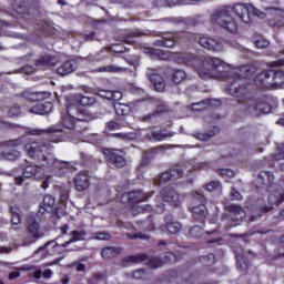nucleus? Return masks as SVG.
Masks as SVG:
<instances>
[{"label": "nucleus", "instance_id": "f257e3e1", "mask_svg": "<svg viewBox=\"0 0 284 284\" xmlns=\"http://www.w3.org/2000/svg\"><path fill=\"white\" fill-rule=\"evenodd\" d=\"M196 70L201 79H227L231 97L241 99L245 94V88L241 85V81L245 78L241 72H247L245 67H242L240 70L230 71V64L223 62V60L206 58Z\"/></svg>", "mask_w": 284, "mask_h": 284}, {"label": "nucleus", "instance_id": "f03ea898", "mask_svg": "<svg viewBox=\"0 0 284 284\" xmlns=\"http://www.w3.org/2000/svg\"><path fill=\"white\" fill-rule=\"evenodd\" d=\"M24 150L31 159L39 161L43 168H54V170H70L74 168L72 162L59 160L52 156L54 145L50 141L30 142L24 145Z\"/></svg>", "mask_w": 284, "mask_h": 284}, {"label": "nucleus", "instance_id": "7ed1b4c3", "mask_svg": "<svg viewBox=\"0 0 284 284\" xmlns=\"http://www.w3.org/2000/svg\"><path fill=\"white\" fill-rule=\"evenodd\" d=\"M211 21L213 26H220L227 32H236L237 30L236 21L230 14V8L222 7L215 10L211 16Z\"/></svg>", "mask_w": 284, "mask_h": 284}, {"label": "nucleus", "instance_id": "20e7f679", "mask_svg": "<svg viewBox=\"0 0 284 284\" xmlns=\"http://www.w3.org/2000/svg\"><path fill=\"white\" fill-rule=\"evenodd\" d=\"M26 231L28 236L23 240V245H32V243H37L39 239H43V231H41V225L33 216L27 217Z\"/></svg>", "mask_w": 284, "mask_h": 284}, {"label": "nucleus", "instance_id": "39448f33", "mask_svg": "<svg viewBox=\"0 0 284 284\" xmlns=\"http://www.w3.org/2000/svg\"><path fill=\"white\" fill-rule=\"evenodd\" d=\"M191 195L193 196V201H199L200 203V205L192 207L193 219L203 223L207 216V207L205 206L207 200L205 199V195L199 191L192 192Z\"/></svg>", "mask_w": 284, "mask_h": 284}, {"label": "nucleus", "instance_id": "423d86ee", "mask_svg": "<svg viewBox=\"0 0 284 284\" xmlns=\"http://www.w3.org/2000/svg\"><path fill=\"white\" fill-rule=\"evenodd\" d=\"M245 110L252 116H261V114H270L272 105L262 100L251 99L246 102Z\"/></svg>", "mask_w": 284, "mask_h": 284}, {"label": "nucleus", "instance_id": "0eeeda50", "mask_svg": "<svg viewBox=\"0 0 284 284\" xmlns=\"http://www.w3.org/2000/svg\"><path fill=\"white\" fill-rule=\"evenodd\" d=\"M43 176H44L43 169L41 166L30 164L26 166L22 175H18L14 179H16L17 185H23L26 183V180L28 179H36V181H41Z\"/></svg>", "mask_w": 284, "mask_h": 284}, {"label": "nucleus", "instance_id": "6e6552de", "mask_svg": "<svg viewBox=\"0 0 284 284\" xmlns=\"http://www.w3.org/2000/svg\"><path fill=\"white\" fill-rule=\"evenodd\" d=\"M128 263L136 264V263H148L149 267L152 270H156V267H163V260L159 257H148L145 254H138V255H131L128 256L124 260V265H128Z\"/></svg>", "mask_w": 284, "mask_h": 284}, {"label": "nucleus", "instance_id": "1a4fd4ad", "mask_svg": "<svg viewBox=\"0 0 284 284\" xmlns=\"http://www.w3.org/2000/svg\"><path fill=\"white\" fill-rule=\"evenodd\" d=\"M245 256H251L252 258L256 257V254L252 252V250H243V247H239L235 250V258H236V265L237 270L240 272H247L250 268V263H247V258Z\"/></svg>", "mask_w": 284, "mask_h": 284}, {"label": "nucleus", "instance_id": "9d476101", "mask_svg": "<svg viewBox=\"0 0 284 284\" xmlns=\"http://www.w3.org/2000/svg\"><path fill=\"white\" fill-rule=\"evenodd\" d=\"M103 153L106 155V161L109 165H114V168H125L128 160L123 155L119 154V151L114 149H104Z\"/></svg>", "mask_w": 284, "mask_h": 284}, {"label": "nucleus", "instance_id": "9b49d317", "mask_svg": "<svg viewBox=\"0 0 284 284\" xmlns=\"http://www.w3.org/2000/svg\"><path fill=\"white\" fill-rule=\"evenodd\" d=\"M158 72L159 70L148 69L145 74L149 81L152 83L155 92H165V80Z\"/></svg>", "mask_w": 284, "mask_h": 284}, {"label": "nucleus", "instance_id": "f8f14e48", "mask_svg": "<svg viewBox=\"0 0 284 284\" xmlns=\"http://www.w3.org/2000/svg\"><path fill=\"white\" fill-rule=\"evenodd\" d=\"M160 195L162 201H164V203H170L172 207H179L181 205V197L179 196V193L171 186L162 189Z\"/></svg>", "mask_w": 284, "mask_h": 284}, {"label": "nucleus", "instance_id": "ddd939ff", "mask_svg": "<svg viewBox=\"0 0 284 284\" xmlns=\"http://www.w3.org/2000/svg\"><path fill=\"white\" fill-rule=\"evenodd\" d=\"M197 43L206 50H212V52H221L223 50L221 41L214 38L202 37L197 40Z\"/></svg>", "mask_w": 284, "mask_h": 284}, {"label": "nucleus", "instance_id": "4468645a", "mask_svg": "<svg viewBox=\"0 0 284 284\" xmlns=\"http://www.w3.org/2000/svg\"><path fill=\"white\" fill-rule=\"evenodd\" d=\"M272 74H274V70H264L255 77V85L258 88H272Z\"/></svg>", "mask_w": 284, "mask_h": 284}, {"label": "nucleus", "instance_id": "2eb2a0df", "mask_svg": "<svg viewBox=\"0 0 284 284\" xmlns=\"http://www.w3.org/2000/svg\"><path fill=\"white\" fill-rule=\"evenodd\" d=\"M122 199H126L129 203H132L134 205L136 203H143V201H148V199H150V194L144 193L143 191H131L124 193L122 195Z\"/></svg>", "mask_w": 284, "mask_h": 284}, {"label": "nucleus", "instance_id": "dca6fc26", "mask_svg": "<svg viewBox=\"0 0 284 284\" xmlns=\"http://www.w3.org/2000/svg\"><path fill=\"white\" fill-rule=\"evenodd\" d=\"M165 77H171L172 82L175 85H179L180 83H183L184 79H187V73L181 69H172V68H166L164 70Z\"/></svg>", "mask_w": 284, "mask_h": 284}, {"label": "nucleus", "instance_id": "f3484780", "mask_svg": "<svg viewBox=\"0 0 284 284\" xmlns=\"http://www.w3.org/2000/svg\"><path fill=\"white\" fill-rule=\"evenodd\" d=\"M233 12L243 21L244 23L252 22V16L250 14V4L246 7L242 3H237L233 7Z\"/></svg>", "mask_w": 284, "mask_h": 284}, {"label": "nucleus", "instance_id": "a211bd4d", "mask_svg": "<svg viewBox=\"0 0 284 284\" xmlns=\"http://www.w3.org/2000/svg\"><path fill=\"white\" fill-rule=\"evenodd\" d=\"M179 179H183V169L180 166L172 168L161 175V181L164 182L176 181Z\"/></svg>", "mask_w": 284, "mask_h": 284}, {"label": "nucleus", "instance_id": "6ab92c4d", "mask_svg": "<svg viewBox=\"0 0 284 284\" xmlns=\"http://www.w3.org/2000/svg\"><path fill=\"white\" fill-rule=\"evenodd\" d=\"M225 210L230 212L232 221H243L245 219V210L241 205L230 204L225 206Z\"/></svg>", "mask_w": 284, "mask_h": 284}, {"label": "nucleus", "instance_id": "aec40b11", "mask_svg": "<svg viewBox=\"0 0 284 284\" xmlns=\"http://www.w3.org/2000/svg\"><path fill=\"white\" fill-rule=\"evenodd\" d=\"M60 132H63V129L53 125L48 129H28L27 134L42 136V134H59Z\"/></svg>", "mask_w": 284, "mask_h": 284}, {"label": "nucleus", "instance_id": "412c9836", "mask_svg": "<svg viewBox=\"0 0 284 284\" xmlns=\"http://www.w3.org/2000/svg\"><path fill=\"white\" fill-rule=\"evenodd\" d=\"M54 63H57V58L47 54L36 60V68H38V70H48V68H52Z\"/></svg>", "mask_w": 284, "mask_h": 284}, {"label": "nucleus", "instance_id": "4be33fe9", "mask_svg": "<svg viewBox=\"0 0 284 284\" xmlns=\"http://www.w3.org/2000/svg\"><path fill=\"white\" fill-rule=\"evenodd\" d=\"M176 40L173 33H164L160 40L154 41L156 48H174Z\"/></svg>", "mask_w": 284, "mask_h": 284}, {"label": "nucleus", "instance_id": "5701e85b", "mask_svg": "<svg viewBox=\"0 0 284 284\" xmlns=\"http://www.w3.org/2000/svg\"><path fill=\"white\" fill-rule=\"evenodd\" d=\"M165 221V227L170 234H179L182 230V225L179 223V221L174 220V216L171 214L166 215L164 217Z\"/></svg>", "mask_w": 284, "mask_h": 284}, {"label": "nucleus", "instance_id": "b1692460", "mask_svg": "<svg viewBox=\"0 0 284 284\" xmlns=\"http://www.w3.org/2000/svg\"><path fill=\"white\" fill-rule=\"evenodd\" d=\"M75 190L83 192L90 187V176L85 173H79L74 179Z\"/></svg>", "mask_w": 284, "mask_h": 284}, {"label": "nucleus", "instance_id": "393cba45", "mask_svg": "<svg viewBox=\"0 0 284 284\" xmlns=\"http://www.w3.org/2000/svg\"><path fill=\"white\" fill-rule=\"evenodd\" d=\"M52 207H54V196L45 195L38 211L39 216H43V214L49 213Z\"/></svg>", "mask_w": 284, "mask_h": 284}, {"label": "nucleus", "instance_id": "a878e982", "mask_svg": "<svg viewBox=\"0 0 284 284\" xmlns=\"http://www.w3.org/2000/svg\"><path fill=\"white\" fill-rule=\"evenodd\" d=\"M172 136H174V133L168 131H151L145 134V139H148V141H165V139H170Z\"/></svg>", "mask_w": 284, "mask_h": 284}, {"label": "nucleus", "instance_id": "bb28decb", "mask_svg": "<svg viewBox=\"0 0 284 284\" xmlns=\"http://www.w3.org/2000/svg\"><path fill=\"white\" fill-rule=\"evenodd\" d=\"M74 70H77V62L65 61L57 68V73L60 74V77H65L68 74H72Z\"/></svg>", "mask_w": 284, "mask_h": 284}, {"label": "nucleus", "instance_id": "cd10ccee", "mask_svg": "<svg viewBox=\"0 0 284 284\" xmlns=\"http://www.w3.org/2000/svg\"><path fill=\"white\" fill-rule=\"evenodd\" d=\"M31 114H50L52 112V102H44L42 104H37L29 110Z\"/></svg>", "mask_w": 284, "mask_h": 284}, {"label": "nucleus", "instance_id": "c85d7f7f", "mask_svg": "<svg viewBox=\"0 0 284 284\" xmlns=\"http://www.w3.org/2000/svg\"><path fill=\"white\" fill-rule=\"evenodd\" d=\"M113 110L118 116H128L132 112V106L121 102H113Z\"/></svg>", "mask_w": 284, "mask_h": 284}, {"label": "nucleus", "instance_id": "c756f323", "mask_svg": "<svg viewBox=\"0 0 284 284\" xmlns=\"http://www.w3.org/2000/svg\"><path fill=\"white\" fill-rule=\"evenodd\" d=\"M21 156V152L18 150L11 149L6 151H0V160L1 161H14Z\"/></svg>", "mask_w": 284, "mask_h": 284}, {"label": "nucleus", "instance_id": "7c9ffc66", "mask_svg": "<svg viewBox=\"0 0 284 284\" xmlns=\"http://www.w3.org/2000/svg\"><path fill=\"white\" fill-rule=\"evenodd\" d=\"M101 254L103 258H114V256H119V254H121V247L108 246L102 250Z\"/></svg>", "mask_w": 284, "mask_h": 284}, {"label": "nucleus", "instance_id": "2f4dec72", "mask_svg": "<svg viewBox=\"0 0 284 284\" xmlns=\"http://www.w3.org/2000/svg\"><path fill=\"white\" fill-rule=\"evenodd\" d=\"M140 37H145V33L139 30L132 31L123 37V41L124 43L133 44V43H136L135 39H139Z\"/></svg>", "mask_w": 284, "mask_h": 284}, {"label": "nucleus", "instance_id": "473e14b6", "mask_svg": "<svg viewBox=\"0 0 284 284\" xmlns=\"http://www.w3.org/2000/svg\"><path fill=\"white\" fill-rule=\"evenodd\" d=\"M215 100L213 99H204L200 102H195L191 104L192 110L195 112H200V110H205V108H210Z\"/></svg>", "mask_w": 284, "mask_h": 284}, {"label": "nucleus", "instance_id": "72a5a7b5", "mask_svg": "<svg viewBox=\"0 0 284 284\" xmlns=\"http://www.w3.org/2000/svg\"><path fill=\"white\" fill-rule=\"evenodd\" d=\"M272 79H273V81H271L272 88H281V85H283L284 83V72L273 71Z\"/></svg>", "mask_w": 284, "mask_h": 284}, {"label": "nucleus", "instance_id": "f704fd0d", "mask_svg": "<svg viewBox=\"0 0 284 284\" xmlns=\"http://www.w3.org/2000/svg\"><path fill=\"white\" fill-rule=\"evenodd\" d=\"M48 92L43 91V92H31V93H27L24 95V99L32 101V102H37V101H43L44 99H48Z\"/></svg>", "mask_w": 284, "mask_h": 284}, {"label": "nucleus", "instance_id": "c9c22d12", "mask_svg": "<svg viewBox=\"0 0 284 284\" xmlns=\"http://www.w3.org/2000/svg\"><path fill=\"white\" fill-rule=\"evenodd\" d=\"M75 121H77V118L67 113L62 116L61 123H62L63 128H65L67 130H74Z\"/></svg>", "mask_w": 284, "mask_h": 284}, {"label": "nucleus", "instance_id": "e433bc0d", "mask_svg": "<svg viewBox=\"0 0 284 284\" xmlns=\"http://www.w3.org/2000/svg\"><path fill=\"white\" fill-rule=\"evenodd\" d=\"M144 52L146 54H150L151 57H154L155 59H160L162 61H165V59H168V55L165 54V52H163L160 49L148 48L144 50Z\"/></svg>", "mask_w": 284, "mask_h": 284}, {"label": "nucleus", "instance_id": "4c0bfd02", "mask_svg": "<svg viewBox=\"0 0 284 284\" xmlns=\"http://www.w3.org/2000/svg\"><path fill=\"white\" fill-rule=\"evenodd\" d=\"M11 222L13 225L21 224V209L17 206H11Z\"/></svg>", "mask_w": 284, "mask_h": 284}, {"label": "nucleus", "instance_id": "58836bf2", "mask_svg": "<svg viewBox=\"0 0 284 284\" xmlns=\"http://www.w3.org/2000/svg\"><path fill=\"white\" fill-rule=\"evenodd\" d=\"M77 101H78V103H80V105L90 106V105H94V103H97V98L79 95L77 98Z\"/></svg>", "mask_w": 284, "mask_h": 284}, {"label": "nucleus", "instance_id": "ea45409f", "mask_svg": "<svg viewBox=\"0 0 284 284\" xmlns=\"http://www.w3.org/2000/svg\"><path fill=\"white\" fill-rule=\"evenodd\" d=\"M71 236V241H73V243H77V241H84L85 236H88V232L85 231H72L70 233Z\"/></svg>", "mask_w": 284, "mask_h": 284}, {"label": "nucleus", "instance_id": "a19ab883", "mask_svg": "<svg viewBox=\"0 0 284 284\" xmlns=\"http://www.w3.org/2000/svg\"><path fill=\"white\" fill-rule=\"evenodd\" d=\"M16 271L9 273V281H14L21 276L20 272H28L30 271L29 266L16 267Z\"/></svg>", "mask_w": 284, "mask_h": 284}, {"label": "nucleus", "instance_id": "79ce46f5", "mask_svg": "<svg viewBox=\"0 0 284 284\" xmlns=\"http://www.w3.org/2000/svg\"><path fill=\"white\" fill-rule=\"evenodd\" d=\"M216 132H219V129L214 128L213 130H211L207 133H197L195 136L200 141H210V139H212L213 136H216Z\"/></svg>", "mask_w": 284, "mask_h": 284}, {"label": "nucleus", "instance_id": "37998d69", "mask_svg": "<svg viewBox=\"0 0 284 284\" xmlns=\"http://www.w3.org/2000/svg\"><path fill=\"white\" fill-rule=\"evenodd\" d=\"M150 161H152V158L150 156V153L148 151L143 152L142 159L140 161V164L138 166V170H143V168L150 165Z\"/></svg>", "mask_w": 284, "mask_h": 284}, {"label": "nucleus", "instance_id": "c03bdc74", "mask_svg": "<svg viewBox=\"0 0 284 284\" xmlns=\"http://www.w3.org/2000/svg\"><path fill=\"white\" fill-rule=\"evenodd\" d=\"M67 114L75 118V119H81L79 116H81V110H79L78 105L71 104L68 106L67 109Z\"/></svg>", "mask_w": 284, "mask_h": 284}, {"label": "nucleus", "instance_id": "a18cd8bd", "mask_svg": "<svg viewBox=\"0 0 284 284\" xmlns=\"http://www.w3.org/2000/svg\"><path fill=\"white\" fill-rule=\"evenodd\" d=\"M190 235L193 239H201L203 236V226L195 225L190 229Z\"/></svg>", "mask_w": 284, "mask_h": 284}, {"label": "nucleus", "instance_id": "49530a36", "mask_svg": "<svg viewBox=\"0 0 284 284\" xmlns=\"http://www.w3.org/2000/svg\"><path fill=\"white\" fill-rule=\"evenodd\" d=\"M114 136L122 139V141H134L136 139V133H115Z\"/></svg>", "mask_w": 284, "mask_h": 284}, {"label": "nucleus", "instance_id": "de8ad7c7", "mask_svg": "<svg viewBox=\"0 0 284 284\" xmlns=\"http://www.w3.org/2000/svg\"><path fill=\"white\" fill-rule=\"evenodd\" d=\"M254 234H256V231H248L244 234H235L234 237L235 239H243L244 243H250V237L254 236Z\"/></svg>", "mask_w": 284, "mask_h": 284}, {"label": "nucleus", "instance_id": "09e8293b", "mask_svg": "<svg viewBox=\"0 0 284 284\" xmlns=\"http://www.w3.org/2000/svg\"><path fill=\"white\" fill-rule=\"evenodd\" d=\"M4 145H7V148H19V145H23V139L19 138L14 140H9L4 142Z\"/></svg>", "mask_w": 284, "mask_h": 284}, {"label": "nucleus", "instance_id": "8fccbe9b", "mask_svg": "<svg viewBox=\"0 0 284 284\" xmlns=\"http://www.w3.org/2000/svg\"><path fill=\"white\" fill-rule=\"evenodd\" d=\"M36 71H37V68H34L31 64H26L24 67L20 68L16 72H23L24 74H34Z\"/></svg>", "mask_w": 284, "mask_h": 284}, {"label": "nucleus", "instance_id": "3c124183", "mask_svg": "<svg viewBox=\"0 0 284 284\" xmlns=\"http://www.w3.org/2000/svg\"><path fill=\"white\" fill-rule=\"evenodd\" d=\"M254 45L258 48L260 50H265V48L270 47V41L265 39H257L254 41Z\"/></svg>", "mask_w": 284, "mask_h": 284}, {"label": "nucleus", "instance_id": "603ef678", "mask_svg": "<svg viewBox=\"0 0 284 284\" xmlns=\"http://www.w3.org/2000/svg\"><path fill=\"white\" fill-rule=\"evenodd\" d=\"M93 239L98 241H110V233L108 232L93 233Z\"/></svg>", "mask_w": 284, "mask_h": 284}, {"label": "nucleus", "instance_id": "864d4df0", "mask_svg": "<svg viewBox=\"0 0 284 284\" xmlns=\"http://www.w3.org/2000/svg\"><path fill=\"white\" fill-rule=\"evenodd\" d=\"M248 8H250V12H253L255 17H258V19H265L266 17L265 12L261 11L260 9H257L252 4H248Z\"/></svg>", "mask_w": 284, "mask_h": 284}, {"label": "nucleus", "instance_id": "5fc2aeb1", "mask_svg": "<svg viewBox=\"0 0 284 284\" xmlns=\"http://www.w3.org/2000/svg\"><path fill=\"white\" fill-rule=\"evenodd\" d=\"M220 187H221V182L219 181H212L206 184L207 192H214L216 190H220Z\"/></svg>", "mask_w": 284, "mask_h": 284}, {"label": "nucleus", "instance_id": "6e6d98bb", "mask_svg": "<svg viewBox=\"0 0 284 284\" xmlns=\"http://www.w3.org/2000/svg\"><path fill=\"white\" fill-rule=\"evenodd\" d=\"M264 203H265V200L258 199L256 202V205H257V207H260L261 212H264L265 214H267V212L272 211V207L263 205Z\"/></svg>", "mask_w": 284, "mask_h": 284}, {"label": "nucleus", "instance_id": "4d7b16f0", "mask_svg": "<svg viewBox=\"0 0 284 284\" xmlns=\"http://www.w3.org/2000/svg\"><path fill=\"white\" fill-rule=\"evenodd\" d=\"M21 114V106L19 104H13L9 109V116H19Z\"/></svg>", "mask_w": 284, "mask_h": 284}, {"label": "nucleus", "instance_id": "13d9d810", "mask_svg": "<svg viewBox=\"0 0 284 284\" xmlns=\"http://www.w3.org/2000/svg\"><path fill=\"white\" fill-rule=\"evenodd\" d=\"M203 263H205V265L210 267L211 265H214V263H216V257L214 256V254L210 253L207 257L203 258Z\"/></svg>", "mask_w": 284, "mask_h": 284}, {"label": "nucleus", "instance_id": "bf43d9fd", "mask_svg": "<svg viewBox=\"0 0 284 284\" xmlns=\"http://www.w3.org/2000/svg\"><path fill=\"white\" fill-rule=\"evenodd\" d=\"M156 112H159V114L162 112H170V105H168L165 102H160L158 104Z\"/></svg>", "mask_w": 284, "mask_h": 284}, {"label": "nucleus", "instance_id": "052dcab7", "mask_svg": "<svg viewBox=\"0 0 284 284\" xmlns=\"http://www.w3.org/2000/svg\"><path fill=\"white\" fill-rule=\"evenodd\" d=\"M98 97H101V99H108L109 101H112V91L100 90L98 92Z\"/></svg>", "mask_w": 284, "mask_h": 284}, {"label": "nucleus", "instance_id": "680f3d73", "mask_svg": "<svg viewBox=\"0 0 284 284\" xmlns=\"http://www.w3.org/2000/svg\"><path fill=\"white\" fill-rule=\"evenodd\" d=\"M219 174H221V176H227L229 179H232V176H234V171L230 169H220Z\"/></svg>", "mask_w": 284, "mask_h": 284}, {"label": "nucleus", "instance_id": "e2e57ef3", "mask_svg": "<svg viewBox=\"0 0 284 284\" xmlns=\"http://www.w3.org/2000/svg\"><path fill=\"white\" fill-rule=\"evenodd\" d=\"M230 196H231V201H242L243 200V195H241L239 193V191H236L234 189H232Z\"/></svg>", "mask_w": 284, "mask_h": 284}, {"label": "nucleus", "instance_id": "0e129e2a", "mask_svg": "<svg viewBox=\"0 0 284 284\" xmlns=\"http://www.w3.org/2000/svg\"><path fill=\"white\" fill-rule=\"evenodd\" d=\"M123 99V93L120 91H112L111 101H121Z\"/></svg>", "mask_w": 284, "mask_h": 284}, {"label": "nucleus", "instance_id": "69168bd1", "mask_svg": "<svg viewBox=\"0 0 284 284\" xmlns=\"http://www.w3.org/2000/svg\"><path fill=\"white\" fill-rule=\"evenodd\" d=\"M273 159H275V161H283V159H284V143L281 146V153H277V154L273 155Z\"/></svg>", "mask_w": 284, "mask_h": 284}, {"label": "nucleus", "instance_id": "338daca9", "mask_svg": "<svg viewBox=\"0 0 284 284\" xmlns=\"http://www.w3.org/2000/svg\"><path fill=\"white\" fill-rule=\"evenodd\" d=\"M145 274L144 270H136L133 272V278H143Z\"/></svg>", "mask_w": 284, "mask_h": 284}, {"label": "nucleus", "instance_id": "774afa93", "mask_svg": "<svg viewBox=\"0 0 284 284\" xmlns=\"http://www.w3.org/2000/svg\"><path fill=\"white\" fill-rule=\"evenodd\" d=\"M129 239H131V240H136V239L145 240V239H148V235L141 234V233H139V234H129Z\"/></svg>", "mask_w": 284, "mask_h": 284}]
</instances>
